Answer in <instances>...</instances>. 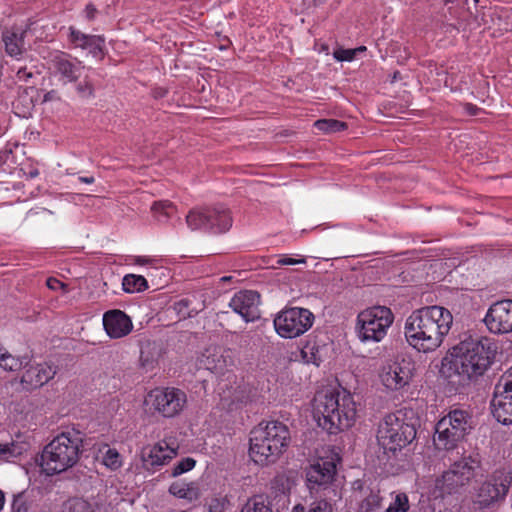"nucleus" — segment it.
<instances>
[{
	"instance_id": "obj_10",
	"label": "nucleus",
	"mask_w": 512,
	"mask_h": 512,
	"mask_svg": "<svg viewBox=\"0 0 512 512\" xmlns=\"http://www.w3.org/2000/svg\"><path fill=\"white\" fill-rule=\"evenodd\" d=\"M313 321L314 315L308 309L292 307L278 313L274 319V327L281 337L295 338L305 333Z\"/></svg>"
},
{
	"instance_id": "obj_43",
	"label": "nucleus",
	"mask_w": 512,
	"mask_h": 512,
	"mask_svg": "<svg viewBox=\"0 0 512 512\" xmlns=\"http://www.w3.org/2000/svg\"><path fill=\"white\" fill-rule=\"evenodd\" d=\"M357 54V50L352 49H338L334 51L333 57L340 62L347 61L350 62L354 60Z\"/></svg>"
},
{
	"instance_id": "obj_35",
	"label": "nucleus",
	"mask_w": 512,
	"mask_h": 512,
	"mask_svg": "<svg viewBox=\"0 0 512 512\" xmlns=\"http://www.w3.org/2000/svg\"><path fill=\"white\" fill-rule=\"evenodd\" d=\"M240 512H272V509L262 496H254L246 502Z\"/></svg>"
},
{
	"instance_id": "obj_49",
	"label": "nucleus",
	"mask_w": 512,
	"mask_h": 512,
	"mask_svg": "<svg viewBox=\"0 0 512 512\" xmlns=\"http://www.w3.org/2000/svg\"><path fill=\"white\" fill-rule=\"evenodd\" d=\"M170 492L173 494V495H176L180 498H184L186 497V491L184 488L180 487L179 484H172L171 487H170Z\"/></svg>"
},
{
	"instance_id": "obj_42",
	"label": "nucleus",
	"mask_w": 512,
	"mask_h": 512,
	"mask_svg": "<svg viewBox=\"0 0 512 512\" xmlns=\"http://www.w3.org/2000/svg\"><path fill=\"white\" fill-rule=\"evenodd\" d=\"M195 464H196V461L193 458H191V457L184 458L174 466L172 475L178 476L185 472H188L194 468Z\"/></svg>"
},
{
	"instance_id": "obj_48",
	"label": "nucleus",
	"mask_w": 512,
	"mask_h": 512,
	"mask_svg": "<svg viewBox=\"0 0 512 512\" xmlns=\"http://www.w3.org/2000/svg\"><path fill=\"white\" fill-rule=\"evenodd\" d=\"M47 286L52 290L64 289L66 285L56 278H48Z\"/></svg>"
},
{
	"instance_id": "obj_14",
	"label": "nucleus",
	"mask_w": 512,
	"mask_h": 512,
	"mask_svg": "<svg viewBox=\"0 0 512 512\" xmlns=\"http://www.w3.org/2000/svg\"><path fill=\"white\" fill-rule=\"evenodd\" d=\"M50 68L63 84L74 83L82 75V71L86 69L82 61L73 58L70 54L57 51L51 55Z\"/></svg>"
},
{
	"instance_id": "obj_29",
	"label": "nucleus",
	"mask_w": 512,
	"mask_h": 512,
	"mask_svg": "<svg viewBox=\"0 0 512 512\" xmlns=\"http://www.w3.org/2000/svg\"><path fill=\"white\" fill-rule=\"evenodd\" d=\"M29 364L27 357L16 358L11 355L7 350L5 355L0 358V366L6 371H17L21 368H26Z\"/></svg>"
},
{
	"instance_id": "obj_32",
	"label": "nucleus",
	"mask_w": 512,
	"mask_h": 512,
	"mask_svg": "<svg viewBox=\"0 0 512 512\" xmlns=\"http://www.w3.org/2000/svg\"><path fill=\"white\" fill-rule=\"evenodd\" d=\"M292 512H334L332 504L326 499H319L312 501L308 509L303 505L298 504L293 507Z\"/></svg>"
},
{
	"instance_id": "obj_1",
	"label": "nucleus",
	"mask_w": 512,
	"mask_h": 512,
	"mask_svg": "<svg viewBox=\"0 0 512 512\" xmlns=\"http://www.w3.org/2000/svg\"><path fill=\"white\" fill-rule=\"evenodd\" d=\"M495 356L488 338L465 336L442 359L440 374L456 387H464L482 376Z\"/></svg>"
},
{
	"instance_id": "obj_52",
	"label": "nucleus",
	"mask_w": 512,
	"mask_h": 512,
	"mask_svg": "<svg viewBox=\"0 0 512 512\" xmlns=\"http://www.w3.org/2000/svg\"><path fill=\"white\" fill-rule=\"evenodd\" d=\"M167 95V90L162 87H156L152 90V96L155 99H161Z\"/></svg>"
},
{
	"instance_id": "obj_18",
	"label": "nucleus",
	"mask_w": 512,
	"mask_h": 512,
	"mask_svg": "<svg viewBox=\"0 0 512 512\" xmlns=\"http://www.w3.org/2000/svg\"><path fill=\"white\" fill-rule=\"evenodd\" d=\"M176 454V449L170 447L166 441L153 446H146L141 451L143 467L147 471L155 472L167 464Z\"/></svg>"
},
{
	"instance_id": "obj_41",
	"label": "nucleus",
	"mask_w": 512,
	"mask_h": 512,
	"mask_svg": "<svg viewBox=\"0 0 512 512\" xmlns=\"http://www.w3.org/2000/svg\"><path fill=\"white\" fill-rule=\"evenodd\" d=\"M409 509L408 497L404 493L396 495L395 500L387 508L386 512H407Z\"/></svg>"
},
{
	"instance_id": "obj_8",
	"label": "nucleus",
	"mask_w": 512,
	"mask_h": 512,
	"mask_svg": "<svg viewBox=\"0 0 512 512\" xmlns=\"http://www.w3.org/2000/svg\"><path fill=\"white\" fill-rule=\"evenodd\" d=\"M471 419L467 411L460 409L450 411L436 424L437 438H434V441H438V445H442L444 449H453L456 443L471 430Z\"/></svg>"
},
{
	"instance_id": "obj_40",
	"label": "nucleus",
	"mask_w": 512,
	"mask_h": 512,
	"mask_svg": "<svg viewBox=\"0 0 512 512\" xmlns=\"http://www.w3.org/2000/svg\"><path fill=\"white\" fill-rule=\"evenodd\" d=\"M32 501H29L25 493H19L14 496L12 502L13 512H29L32 508Z\"/></svg>"
},
{
	"instance_id": "obj_26",
	"label": "nucleus",
	"mask_w": 512,
	"mask_h": 512,
	"mask_svg": "<svg viewBox=\"0 0 512 512\" xmlns=\"http://www.w3.org/2000/svg\"><path fill=\"white\" fill-rule=\"evenodd\" d=\"M160 348L155 343H147L141 347L140 364L146 371L152 370L159 359Z\"/></svg>"
},
{
	"instance_id": "obj_47",
	"label": "nucleus",
	"mask_w": 512,
	"mask_h": 512,
	"mask_svg": "<svg viewBox=\"0 0 512 512\" xmlns=\"http://www.w3.org/2000/svg\"><path fill=\"white\" fill-rule=\"evenodd\" d=\"M230 229V227H221L218 225V220L216 218L211 219V228H208V232L212 233H223Z\"/></svg>"
},
{
	"instance_id": "obj_19",
	"label": "nucleus",
	"mask_w": 512,
	"mask_h": 512,
	"mask_svg": "<svg viewBox=\"0 0 512 512\" xmlns=\"http://www.w3.org/2000/svg\"><path fill=\"white\" fill-rule=\"evenodd\" d=\"M68 41L73 48L87 50L95 58L103 55L105 39L100 35L85 34L77 28L70 26Z\"/></svg>"
},
{
	"instance_id": "obj_34",
	"label": "nucleus",
	"mask_w": 512,
	"mask_h": 512,
	"mask_svg": "<svg viewBox=\"0 0 512 512\" xmlns=\"http://www.w3.org/2000/svg\"><path fill=\"white\" fill-rule=\"evenodd\" d=\"M25 145L19 143H7L5 148L0 152V160H17L25 156Z\"/></svg>"
},
{
	"instance_id": "obj_24",
	"label": "nucleus",
	"mask_w": 512,
	"mask_h": 512,
	"mask_svg": "<svg viewBox=\"0 0 512 512\" xmlns=\"http://www.w3.org/2000/svg\"><path fill=\"white\" fill-rule=\"evenodd\" d=\"M204 363L207 369L215 373H223L232 364L230 351L221 347L207 350Z\"/></svg>"
},
{
	"instance_id": "obj_12",
	"label": "nucleus",
	"mask_w": 512,
	"mask_h": 512,
	"mask_svg": "<svg viewBox=\"0 0 512 512\" xmlns=\"http://www.w3.org/2000/svg\"><path fill=\"white\" fill-rule=\"evenodd\" d=\"M216 218L221 227H231L232 218L228 209L223 206H201L191 209L186 216L187 226L192 230H202L208 232L211 228V219Z\"/></svg>"
},
{
	"instance_id": "obj_22",
	"label": "nucleus",
	"mask_w": 512,
	"mask_h": 512,
	"mask_svg": "<svg viewBox=\"0 0 512 512\" xmlns=\"http://www.w3.org/2000/svg\"><path fill=\"white\" fill-rule=\"evenodd\" d=\"M56 371L47 363L28 365L21 378V383L32 390L46 384L55 375Z\"/></svg>"
},
{
	"instance_id": "obj_11",
	"label": "nucleus",
	"mask_w": 512,
	"mask_h": 512,
	"mask_svg": "<svg viewBox=\"0 0 512 512\" xmlns=\"http://www.w3.org/2000/svg\"><path fill=\"white\" fill-rule=\"evenodd\" d=\"M148 402L164 417H174L183 410L187 397L177 388H157L148 394Z\"/></svg>"
},
{
	"instance_id": "obj_2",
	"label": "nucleus",
	"mask_w": 512,
	"mask_h": 512,
	"mask_svg": "<svg viewBox=\"0 0 512 512\" xmlns=\"http://www.w3.org/2000/svg\"><path fill=\"white\" fill-rule=\"evenodd\" d=\"M453 323L450 311L441 306L417 309L406 319L404 334L408 344L419 352L438 349Z\"/></svg>"
},
{
	"instance_id": "obj_39",
	"label": "nucleus",
	"mask_w": 512,
	"mask_h": 512,
	"mask_svg": "<svg viewBox=\"0 0 512 512\" xmlns=\"http://www.w3.org/2000/svg\"><path fill=\"white\" fill-rule=\"evenodd\" d=\"M494 388L496 391L512 395V367L499 378Z\"/></svg>"
},
{
	"instance_id": "obj_17",
	"label": "nucleus",
	"mask_w": 512,
	"mask_h": 512,
	"mask_svg": "<svg viewBox=\"0 0 512 512\" xmlns=\"http://www.w3.org/2000/svg\"><path fill=\"white\" fill-rule=\"evenodd\" d=\"M414 365L409 360H401L389 365L381 374L383 385L390 390H400L412 379Z\"/></svg>"
},
{
	"instance_id": "obj_9",
	"label": "nucleus",
	"mask_w": 512,
	"mask_h": 512,
	"mask_svg": "<svg viewBox=\"0 0 512 512\" xmlns=\"http://www.w3.org/2000/svg\"><path fill=\"white\" fill-rule=\"evenodd\" d=\"M512 475L505 470L495 471L483 482L475 495L473 503L479 509H489L502 502L509 492Z\"/></svg>"
},
{
	"instance_id": "obj_3",
	"label": "nucleus",
	"mask_w": 512,
	"mask_h": 512,
	"mask_svg": "<svg viewBox=\"0 0 512 512\" xmlns=\"http://www.w3.org/2000/svg\"><path fill=\"white\" fill-rule=\"evenodd\" d=\"M356 413L354 398L346 391H321L313 399V417L318 426L330 434L350 428Z\"/></svg>"
},
{
	"instance_id": "obj_28",
	"label": "nucleus",
	"mask_w": 512,
	"mask_h": 512,
	"mask_svg": "<svg viewBox=\"0 0 512 512\" xmlns=\"http://www.w3.org/2000/svg\"><path fill=\"white\" fill-rule=\"evenodd\" d=\"M122 286L125 292L133 293L146 290L148 283L143 276L128 274L123 278Z\"/></svg>"
},
{
	"instance_id": "obj_5",
	"label": "nucleus",
	"mask_w": 512,
	"mask_h": 512,
	"mask_svg": "<svg viewBox=\"0 0 512 512\" xmlns=\"http://www.w3.org/2000/svg\"><path fill=\"white\" fill-rule=\"evenodd\" d=\"M83 439L79 431H65L57 435L42 450L40 466L48 475L67 471L77 464Z\"/></svg>"
},
{
	"instance_id": "obj_38",
	"label": "nucleus",
	"mask_w": 512,
	"mask_h": 512,
	"mask_svg": "<svg viewBox=\"0 0 512 512\" xmlns=\"http://www.w3.org/2000/svg\"><path fill=\"white\" fill-rule=\"evenodd\" d=\"M23 452V448L20 445L15 443L10 444H1L0 443V459L9 460L11 458H16L21 455Z\"/></svg>"
},
{
	"instance_id": "obj_6",
	"label": "nucleus",
	"mask_w": 512,
	"mask_h": 512,
	"mask_svg": "<svg viewBox=\"0 0 512 512\" xmlns=\"http://www.w3.org/2000/svg\"><path fill=\"white\" fill-rule=\"evenodd\" d=\"M394 321V315L386 306L369 307L357 316V334L362 342H380Z\"/></svg>"
},
{
	"instance_id": "obj_46",
	"label": "nucleus",
	"mask_w": 512,
	"mask_h": 512,
	"mask_svg": "<svg viewBox=\"0 0 512 512\" xmlns=\"http://www.w3.org/2000/svg\"><path fill=\"white\" fill-rule=\"evenodd\" d=\"M306 259L300 258V259H294L288 256H281L277 259L276 265L277 266H284V265H295V264H305Z\"/></svg>"
},
{
	"instance_id": "obj_37",
	"label": "nucleus",
	"mask_w": 512,
	"mask_h": 512,
	"mask_svg": "<svg viewBox=\"0 0 512 512\" xmlns=\"http://www.w3.org/2000/svg\"><path fill=\"white\" fill-rule=\"evenodd\" d=\"M75 89L81 98L89 99L94 97V85L88 75L84 76L83 81L79 82Z\"/></svg>"
},
{
	"instance_id": "obj_13",
	"label": "nucleus",
	"mask_w": 512,
	"mask_h": 512,
	"mask_svg": "<svg viewBox=\"0 0 512 512\" xmlns=\"http://www.w3.org/2000/svg\"><path fill=\"white\" fill-rule=\"evenodd\" d=\"M488 330L495 334L512 332V299L493 303L484 318Z\"/></svg>"
},
{
	"instance_id": "obj_7",
	"label": "nucleus",
	"mask_w": 512,
	"mask_h": 512,
	"mask_svg": "<svg viewBox=\"0 0 512 512\" xmlns=\"http://www.w3.org/2000/svg\"><path fill=\"white\" fill-rule=\"evenodd\" d=\"M416 437V428L396 414H389L380 424L377 439L385 451L395 452L410 444Z\"/></svg>"
},
{
	"instance_id": "obj_44",
	"label": "nucleus",
	"mask_w": 512,
	"mask_h": 512,
	"mask_svg": "<svg viewBox=\"0 0 512 512\" xmlns=\"http://www.w3.org/2000/svg\"><path fill=\"white\" fill-rule=\"evenodd\" d=\"M189 303L188 299H181L174 303V310L180 317L186 318L191 316V312L187 310Z\"/></svg>"
},
{
	"instance_id": "obj_36",
	"label": "nucleus",
	"mask_w": 512,
	"mask_h": 512,
	"mask_svg": "<svg viewBox=\"0 0 512 512\" xmlns=\"http://www.w3.org/2000/svg\"><path fill=\"white\" fill-rule=\"evenodd\" d=\"M102 463L111 470H117L122 465L121 456L115 448H107Z\"/></svg>"
},
{
	"instance_id": "obj_16",
	"label": "nucleus",
	"mask_w": 512,
	"mask_h": 512,
	"mask_svg": "<svg viewBox=\"0 0 512 512\" xmlns=\"http://www.w3.org/2000/svg\"><path fill=\"white\" fill-rule=\"evenodd\" d=\"M260 295L256 291L243 290L236 293L229 302L234 312L239 314L246 322L260 318Z\"/></svg>"
},
{
	"instance_id": "obj_20",
	"label": "nucleus",
	"mask_w": 512,
	"mask_h": 512,
	"mask_svg": "<svg viewBox=\"0 0 512 512\" xmlns=\"http://www.w3.org/2000/svg\"><path fill=\"white\" fill-rule=\"evenodd\" d=\"M473 464H476V462L470 460V458H464L455 463L451 470L444 473L443 480L449 493L455 487L465 485L472 478L475 468Z\"/></svg>"
},
{
	"instance_id": "obj_56",
	"label": "nucleus",
	"mask_w": 512,
	"mask_h": 512,
	"mask_svg": "<svg viewBox=\"0 0 512 512\" xmlns=\"http://www.w3.org/2000/svg\"><path fill=\"white\" fill-rule=\"evenodd\" d=\"M5 347L0 343V358L3 357V355H5Z\"/></svg>"
},
{
	"instance_id": "obj_45",
	"label": "nucleus",
	"mask_w": 512,
	"mask_h": 512,
	"mask_svg": "<svg viewBox=\"0 0 512 512\" xmlns=\"http://www.w3.org/2000/svg\"><path fill=\"white\" fill-rule=\"evenodd\" d=\"M82 14L87 21H93L98 14V9L93 3L90 2L86 4Z\"/></svg>"
},
{
	"instance_id": "obj_21",
	"label": "nucleus",
	"mask_w": 512,
	"mask_h": 512,
	"mask_svg": "<svg viewBox=\"0 0 512 512\" xmlns=\"http://www.w3.org/2000/svg\"><path fill=\"white\" fill-rule=\"evenodd\" d=\"M105 331L111 338H121L132 330V321L121 310H109L103 316Z\"/></svg>"
},
{
	"instance_id": "obj_25",
	"label": "nucleus",
	"mask_w": 512,
	"mask_h": 512,
	"mask_svg": "<svg viewBox=\"0 0 512 512\" xmlns=\"http://www.w3.org/2000/svg\"><path fill=\"white\" fill-rule=\"evenodd\" d=\"M24 31L17 32L6 30L2 34L6 53L13 58L19 59L24 53Z\"/></svg>"
},
{
	"instance_id": "obj_55",
	"label": "nucleus",
	"mask_w": 512,
	"mask_h": 512,
	"mask_svg": "<svg viewBox=\"0 0 512 512\" xmlns=\"http://www.w3.org/2000/svg\"><path fill=\"white\" fill-rule=\"evenodd\" d=\"M354 50H357V53H361V52H365L366 51V47L365 46H359V47L355 48Z\"/></svg>"
},
{
	"instance_id": "obj_53",
	"label": "nucleus",
	"mask_w": 512,
	"mask_h": 512,
	"mask_svg": "<svg viewBox=\"0 0 512 512\" xmlns=\"http://www.w3.org/2000/svg\"><path fill=\"white\" fill-rule=\"evenodd\" d=\"M79 181L86 183V184H92L95 181V179L93 176H84V177H79Z\"/></svg>"
},
{
	"instance_id": "obj_4",
	"label": "nucleus",
	"mask_w": 512,
	"mask_h": 512,
	"mask_svg": "<svg viewBox=\"0 0 512 512\" xmlns=\"http://www.w3.org/2000/svg\"><path fill=\"white\" fill-rule=\"evenodd\" d=\"M290 440V431L285 424L279 421L262 422L250 432V457L260 465L274 463L287 449Z\"/></svg>"
},
{
	"instance_id": "obj_15",
	"label": "nucleus",
	"mask_w": 512,
	"mask_h": 512,
	"mask_svg": "<svg viewBox=\"0 0 512 512\" xmlns=\"http://www.w3.org/2000/svg\"><path fill=\"white\" fill-rule=\"evenodd\" d=\"M338 460L337 455L331 458H320L307 470V483L310 492L318 491L319 488L326 487L332 482L336 474V463Z\"/></svg>"
},
{
	"instance_id": "obj_57",
	"label": "nucleus",
	"mask_w": 512,
	"mask_h": 512,
	"mask_svg": "<svg viewBox=\"0 0 512 512\" xmlns=\"http://www.w3.org/2000/svg\"><path fill=\"white\" fill-rule=\"evenodd\" d=\"M29 174L31 177H35L36 175H38V171L36 169H33V170H30Z\"/></svg>"
},
{
	"instance_id": "obj_31",
	"label": "nucleus",
	"mask_w": 512,
	"mask_h": 512,
	"mask_svg": "<svg viewBox=\"0 0 512 512\" xmlns=\"http://www.w3.org/2000/svg\"><path fill=\"white\" fill-rule=\"evenodd\" d=\"M314 127L326 134L336 133L347 128V124L336 119H319L315 121Z\"/></svg>"
},
{
	"instance_id": "obj_58",
	"label": "nucleus",
	"mask_w": 512,
	"mask_h": 512,
	"mask_svg": "<svg viewBox=\"0 0 512 512\" xmlns=\"http://www.w3.org/2000/svg\"><path fill=\"white\" fill-rule=\"evenodd\" d=\"M230 279H231L230 276H224V277L221 278V281L225 282V281H229Z\"/></svg>"
},
{
	"instance_id": "obj_27",
	"label": "nucleus",
	"mask_w": 512,
	"mask_h": 512,
	"mask_svg": "<svg viewBox=\"0 0 512 512\" xmlns=\"http://www.w3.org/2000/svg\"><path fill=\"white\" fill-rule=\"evenodd\" d=\"M151 211L159 222H166L176 211V208L169 200H161L153 203Z\"/></svg>"
},
{
	"instance_id": "obj_23",
	"label": "nucleus",
	"mask_w": 512,
	"mask_h": 512,
	"mask_svg": "<svg viewBox=\"0 0 512 512\" xmlns=\"http://www.w3.org/2000/svg\"><path fill=\"white\" fill-rule=\"evenodd\" d=\"M491 411L499 423L503 425L512 424V395L496 391L494 388Z\"/></svg>"
},
{
	"instance_id": "obj_50",
	"label": "nucleus",
	"mask_w": 512,
	"mask_h": 512,
	"mask_svg": "<svg viewBox=\"0 0 512 512\" xmlns=\"http://www.w3.org/2000/svg\"><path fill=\"white\" fill-rule=\"evenodd\" d=\"M18 80L27 82L32 77V73L28 72L25 67L19 68L16 74Z\"/></svg>"
},
{
	"instance_id": "obj_51",
	"label": "nucleus",
	"mask_w": 512,
	"mask_h": 512,
	"mask_svg": "<svg viewBox=\"0 0 512 512\" xmlns=\"http://www.w3.org/2000/svg\"><path fill=\"white\" fill-rule=\"evenodd\" d=\"M155 260L150 258V257H146V256H136L134 258V263L135 264H138V265H150L154 262Z\"/></svg>"
},
{
	"instance_id": "obj_33",
	"label": "nucleus",
	"mask_w": 512,
	"mask_h": 512,
	"mask_svg": "<svg viewBox=\"0 0 512 512\" xmlns=\"http://www.w3.org/2000/svg\"><path fill=\"white\" fill-rule=\"evenodd\" d=\"M62 512H95L92 504L81 498H72L63 504Z\"/></svg>"
},
{
	"instance_id": "obj_30",
	"label": "nucleus",
	"mask_w": 512,
	"mask_h": 512,
	"mask_svg": "<svg viewBox=\"0 0 512 512\" xmlns=\"http://www.w3.org/2000/svg\"><path fill=\"white\" fill-rule=\"evenodd\" d=\"M301 357L307 364L319 365L322 362V353L319 345L315 342H308L301 350Z\"/></svg>"
},
{
	"instance_id": "obj_54",
	"label": "nucleus",
	"mask_w": 512,
	"mask_h": 512,
	"mask_svg": "<svg viewBox=\"0 0 512 512\" xmlns=\"http://www.w3.org/2000/svg\"><path fill=\"white\" fill-rule=\"evenodd\" d=\"M4 503H5V494H4V492L0 489V511L3 509V507H4Z\"/></svg>"
}]
</instances>
